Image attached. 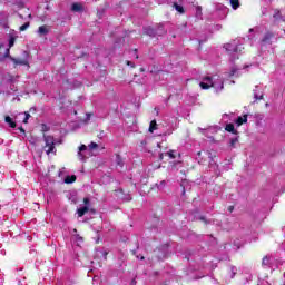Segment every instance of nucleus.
I'll return each instance as SVG.
<instances>
[{
	"mask_svg": "<svg viewBox=\"0 0 285 285\" xmlns=\"http://www.w3.org/2000/svg\"><path fill=\"white\" fill-rule=\"evenodd\" d=\"M155 130H157V121L151 120L149 125V132H155Z\"/></svg>",
	"mask_w": 285,
	"mask_h": 285,
	"instance_id": "nucleus-19",
	"label": "nucleus"
},
{
	"mask_svg": "<svg viewBox=\"0 0 285 285\" xmlns=\"http://www.w3.org/2000/svg\"><path fill=\"white\" fill-rule=\"evenodd\" d=\"M230 213H233V207H229Z\"/></svg>",
	"mask_w": 285,
	"mask_h": 285,
	"instance_id": "nucleus-40",
	"label": "nucleus"
},
{
	"mask_svg": "<svg viewBox=\"0 0 285 285\" xmlns=\"http://www.w3.org/2000/svg\"><path fill=\"white\" fill-rule=\"evenodd\" d=\"M254 98L256 99V101L264 99V92L262 91V88L259 86H256L254 89Z\"/></svg>",
	"mask_w": 285,
	"mask_h": 285,
	"instance_id": "nucleus-7",
	"label": "nucleus"
},
{
	"mask_svg": "<svg viewBox=\"0 0 285 285\" xmlns=\"http://www.w3.org/2000/svg\"><path fill=\"white\" fill-rule=\"evenodd\" d=\"M248 121V116L238 117L236 120L237 126H242L243 124H246Z\"/></svg>",
	"mask_w": 285,
	"mask_h": 285,
	"instance_id": "nucleus-15",
	"label": "nucleus"
},
{
	"mask_svg": "<svg viewBox=\"0 0 285 285\" xmlns=\"http://www.w3.org/2000/svg\"><path fill=\"white\" fill-rule=\"evenodd\" d=\"M28 119H30V114L24 112L23 124H28Z\"/></svg>",
	"mask_w": 285,
	"mask_h": 285,
	"instance_id": "nucleus-28",
	"label": "nucleus"
},
{
	"mask_svg": "<svg viewBox=\"0 0 285 285\" xmlns=\"http://www.w3.org/2000/svg\"><path fill=\"white\" fill-rule=\"evenodd\" d=\"M1 48H2V47L0 46V50H1Z\"/></svg>",
	"mask_w": 285,
	"mask_h": 285,
	"instance_id": "nucleus-44",
	"label": "nucleus"
},
{
	"mask_svg": "<svg viewBox=\"0 0 285 285\" xmlns=\"http://www.w3.org/2000/svg\"><path fill=\"white\" fill-rule=\"evenodd\" d=\"M226 117H228V115H227V114H225V115L223 116V119H226Z\"/></svg>",
	"mask_w": 285,
	"mask_h": 285,
	"instance_id": "nucleus-36",
	"label": "nucleus"
},
{
	"mask_svg": "<svg viewBox=\"0 0 285 285\" xmlns=\"http://www.w3.org/2000/svg\"><path fill=\"white\" fill-rule=\"evenodd\" d=\"M275 38V35L271 31H267L263 39L261 40L262 46H271L273 43V39Z\"/></svg>",
	"mask_w": 285,
	"mask_h": 285,
	"instance_id": "nucleus-5",
	"label": "nucleus"
},
{
	"mask_svg": "<svg viewBox=\"0 0 285 285\" xmlns=\"http://www.w3.org/2000/svg\"><path fill=\"white\" fill-rule=\"evenodd\" d=\"M225 130L227 132H233V135H237V130H235V125H233V124L226 125Z\"/></svg>",
	"mask_w": 285,
	"mask_h": 285,
	"instance_id": "nucleus-14",
	"label": "nucleus"
},
{
	"mask_svg": "<svg viewBox=\"0 0 285 285\" xmlns=\"http://www.w3.org/2000/svg\"><path fill=\"white\" fill-rule=\"evenodd\" d=\"M165 155H167V157L169 158V159H175V150H170V151H167Z\"/></svg>",
	"mask_w": 285,
	"mask_h": 285,
	"instance_id": "nucleus-25",
	"label": "nucleus"
},
{
	"mask_svg": "<svg viewBox=\"0 0 285 285\" xmlns=\"http://www.w3.org/2000/svg\"><path fill=\"white\" fill-rule=\"evenodd\" d=\"M97 147H98L97 142H91L89 145L90 150H95V148H97Z\"/></svg>",
	"mask_w": 285,
	"mask_h": 285,
	"instance_id": "nucleus-29",
	"label": "nucleus"
},
{
	"mask_svg": "<svg viewBox=\"0 0 285 285\" xmlns=\"http://www.w3.org/2000/svg\"><path fill=\"white\" fill-rule=\"evenodd\" d=\"M4 81L6 83H17V81H19V76L7 75Z\"/></svg>",
	"mask_w": 285,
	"mask_h": 285,
	"instance_id": "nucleus-10",
	"label": "nucleus"
},
{
	"mask_svg": "<svg viewBox=\"0 0 285 285\" xmlns=\"http://www.w3.org/2000/svg\"><path fill=\"white\" fill-rule=\"evenodd\" d=\"M238 139L237 138H234L230 140V146H235L237 144Z\"/></svg>",
	"mask_w": 285,
	"mask_h": 285,
	"instance_id": "nucleus-32",
	"label": "nucleus"
},
{
	"mask_svg": "<svg viewBox=\"0 0 285 285\" xmlns=\"http://www.w3.org/2000/svg\"><path fill=\"white\" fill-rule=\"evenodd\" d=\"M277 266H278L277 259L274 258V261H269V265H268L269 268L274 269V268H277Z\"/></svg>",
	"mask_w": 285,
	"mask_h": 285,
	"instance_id": "nucleus-22",
	"label": "nucleus"
},
{
	"mask_svg": "<svg viewBox=\"0 0 285 285\" xmlns=\"http://www.w3.org/2000/svg\"><path fill=\"white\" fill-rule=\"evenodd\" d=\"M166 186V180H161L160 184L158 185V188L161 190Z\"/></svg>",
	"mask_w": 285,
	"mask_h": 285,
	"instance_id": "nucleus-30",
	"label": "nucleus"
},
{
	"mask_svg": "<svg viewBox=\"0 0 285 285\" xmlns=\"http://www.w3.org/2000/svg\"><path fill=\"white\" fill-rule=\"evenodd\" d=\"M12 61H13V63H16V66H28L27 60H19V59L12 58Z\"/></svg>",
	"mask_w": 285,
	"mask_h": 285,
	"instance_id": "nucleus-17",
	"label": "nucleus"
},
{
	"mask_svg": "<svg viewBox=\"0 0 285 285\" xmlns=\"http://www.w3.org/2000/svg\"><path fill=\"white\" fill-rule=\"evenodd\" d=\"M229 1L234 10H237V8H239V0H229Z\"/></svg>",
	"mask_w": 285,
	"mask_h": 285,
	"instance_id": "nucleus-20",
	"label": "nucleus"
},
{
	"mask_svg": "<svg viewBox=\"0 0 285 285\" xmlns=\"http://www.w3.org/2000/svg\"><path fill=\"white\" fill-rule=\"evenodd\" d=\"M4 121L10 126V128H17V122L12 121V118H10V116H6Z\"/></svg>",
	"mask_w": 285,
	"mask_h": 285,
	"instance_id": "nucleus-13",
	"label": "nucleus"
},
{
	"mask_svg": "<svg viewBox=\"0 0 285 285\" xmlns=\"http://www.w3.org/2000/svg\"><path fill=\"white\" fill-rule=\"evenodd\" d=\"M271 262H275V257H273V256H265L263 258V266H269Z\"/></svg>",
	"mask_w": 285,
	"mask_h": 285,
	"instance_id": "nucleus-12",
	"label": "nucleus"
},
{
	"mask_svg": "<svg viewBox=\"0 0 285 285\" xmlns=\"http://www.w3.org/2000/svg\"><path fill=\"white\" fill-rule=\"evenodd\" d=\"M230 271H232V278H233L235 277V275H237V267L233 266Z\"/></svg>",
	"mask_w": 285,
	"mask_h": 285,
	"instance_id": "nucleus-26",
	"label": "nucleus"
},
{
	"mask_svg": "<svg viewBox=\"0 0 285 285\" xmlns=\"http://www.w3.org/2000/svg\"><path fill=\"white\" fill-rule=\"evenodd\" d=\"M174 8L177 12H179L180 14H184V7L181 4H174Z\"/></svg>",
	"mask_w": 285,
	"mask_h": 285,
	"instance_id": "nucleus-21",
	"label": "nucleus"
},
{
	"mask_svg": "<svg viewBox=\"0 0 285 285\" xmlns=\"http://www.w3.org/2000/svg\"><path fill=\"white\" fill-rule=\"evenodd\" d=\"M249 32H250V35H253V32H255V30L254 29H249Z\"/></svg>",
	"mask_w": 285,
	"mask_h": 285,
	"instance_id": "nucleus-35",
	"label": "nucleus"
},
{
	"mask_svg": "<svg viewBox=\"0 0 285 285\" xmlns=\"http://www.w3.org/2000/svg\"><path fill=\"white\" fill-rule=\"evenodd\" d=\"M214 81L217 83V88H219V81H224V79L219 77H214Z\"/></svg>",
	"mask_w": 285,
	"mask_h": 285,
	"instance_id": "nucleus-27",
	"label": "nucleus"
},
{
	"mask_svg": "<svg viewBox=\"0 0 285 285\" xmlns=\"http://www.w3.org/2000/svg\"><path fill=\"white\" fill-rule=\"evenodd\" d=\"M14 46V38H10L9 40V48H12Z\"/></svg>",
	"mask_w": 285,
	"mask_h": 285,
	"instance_id": "nucleus-31",
	"label": "nucleus"
},
{
	"mask_svg": "<svg viewBox=\"0 0 285 285\" xmlns=\"http://www.w3.org/2000/svg\"><path fill=\"white\" fill-rule=\"evenodd\" d=\"M71 10L72 12H81L83 10V6H81V3H73L71 6Z\"/></svg>",
	"mask_w": 285,
	"mask_h": 285,
	"instance_id": "nucleus-11",
	"label": "nucleus"
},
{
	"mask_svg": "<svg viewBox=\"0 0 285 285\" xmlns=\"http://www.w3.org/2000/svg\"><path fill=\"white\" fill-rule=\"evenodd\" d=\"M49 32H50V27H49V26L43 24V26H40V27L38 28V35H39V37H45V36L48 35Z\"/></svg>",
	"mask_w": 285,
	"mask_h": 285,
	"instance_id": "nucleus-8",
	"label": "nucleus"
},
{
	"mask_svg": "<svg viewBox=\"0 0 285 285\" xmlns=\"http://www.w3.org/2000/svg\"><path fill=\"white\" fill-rule=\"evenodd\" d=\"M83 207L78 208L77 213H78V217H83V215H86V213H88L90 210V199L89 198H83Z\"/></svg>",
	"mask_w": 285,
	"mask_h": 285,
	"instance_id": "nucleus-4",
	"label": "nucleus"
},
{
	"mask_svg": "<svg viewBox=\"0 0 285 285\" xmlns=\"http://www.w3.org/2000/svg\"><path fill=\"white\" fill-rule=\"evenodd\" d=\"M45 140V151L47 155H50L51 153L55 155L57 153V149L55 148V137L52 136H43Z\"/></svg>",
	"mask_w": 285,
	"mask_h": 285,
	"instance_id": "nucleus-3",
	"label": "nucleus"
},
{
	"mask_svg": "<svg viewBox=\"0 0 285 285\" xmlns=\"http://www.w3.org/2000/svg\"><path fill=\"white\" fill-rule=\"evenodd\" d=\"M22 130V132H26V130L24 129H21Z\"/></svg>",
	"mask_w": 285,
	"mask_h": 285,
	"instance_id": "nucleus-42",
	"label": "nucleus"
},
{
	"mask_svg": "<svg viewBox=\"0 0 285 285\" xmlns=\"http://www.w3.org/2000/svg\"><path fill=\"white\" fill-rule=\"evenodd\" d=\"M127 66H130L131 68H135V63H132L131 61H127Z\"/></svg>",
	"mask_w": 285,
	"mask_h": 285,
	"instance_id": "nucleus-33",
	"label": "nucleus"
},
{
	"mask_svg": "<svg viewBox=\"0 0 285 285\" xmlns=\"http://www.w3.org/2000/svg\"><path fill=\"white\" fill-rule=\"evenodd\" d=\"M198 155H202V151H199Z\"/></svg>",
	"mask_w": 285,
	"mask_h": 285,
	"instance_id": "nucleus-43",
	"label": "nucleus"
},
{
	"mask_svg": "<svg viewBox=\"0 0 285 285\" xmlns=\"http://www.w3.org/2000/svg\"><path fill=\"white\" fill-rule=\"evenodd\" d=\"M83 153H88V147L86 145H81L79 147L78 157L81 161H83V159H86V156H83Z\"/></svg>",
	"mask_w": 285,
	"mask_h": 285,
	"instance_id": "nucleus-9",
	"label": "nucleus"
},
{
	"mask_svg": "<svg viewBox=\"0 0 285 285\" xmlns=\"http://www.w3.org/2000/svg\"><path fill=\"white\" fill-rule=\"evenodd\" d=\"M7 6H16V8H24L26 2L23 0H7L6 1Z\"/></svg>",
	"mask_w": 285,
	"mask_h": 285,
	"instance_id": "nucleus-6",
	"label": "nucleus"
},
{
	"mask_svg": "<svg viewBox=\"0 0 285 285\" xmlns=\"http://www.w3.org/2000/svg\"><path fill=\"white\" fill-rule=\"evenodd\" d=\"M239 69L237 67H232L230 72L228 73V77H235V75H237V77H239Z\"/></svg>",
	"mask_w": 285,
	"mask_h": 285,
	"instance_id": "nucleus-18",
	"label": "nucleus"
},
{
	"mask_svg": "<svg viewBox=\"0 0 285 285\" xmlns=\"http://www.w3.org/2000/svg\"><path fill=\"white\" fill-rule=\"evenodd\" d=\"M273 18L275 19V21H279V19H282V13H279V11L276 10Z\"/></svg>",
	"mask_w": 285,
	"mask_h": 285,
	"instance_id": "nucleus-24",
	"label": "nucleus"
},
{
	"mask_svg": "<svg viewBox=\"0 0 285 285\" xmlns=\"http://www.w3.org/2000/svg\"><path fill=\"white\" fill-rule=\"evenodd\" d=\"M77 181V176H67L65 178V184H75Z\"/></svg>",
	"mask_w": 285,
	"mask_h": 285,
	"instance_id": "nucleus-16",
	"label": "nucleus"
},
{
	"mask_svg": "<svg viewBox=\"0 0 285 285\" xmlns=\"http://www.w3.org/2000/svg\"><path fill=\"white\" fill-rule=\"evenodd\" d=\"M202 222H206V218L205 217H200Z\"/></svg>",
	"mask_w": 285,
	"mask_h": 285,
	"instance_id": "nucleus-37",
	"label": "nucleus"
},
{
	"mask_svg": "<svg viewBox=\"0 0 285 285\" xmlns=\"http://www.w3.org/2000/svg\"><path fill=\"white\" fill-rule=\"evenodd\" d=\"M29 28H30V22H26L24 24H22L20 27V32H26V30L29 29Z\"/></svg>",
	"mask_w": 285,
	"mask_h": 285,
	"instance_id": "nucleus-23",
	"label": "nucleus"
},
{
	"mask_svg": "<svg viewBox=\"0 0 285 285\" xmlns=\"http://www.w3.org/2000/svg\"><path fill=\"white\" fill-rule=\"evenodd\" d=\"M249 39H253V36L249 35Z\"/></svg>",
	"mask_w": 285,
	"mask_h": 285,
	"instance_id": "nucleus-41",
	"label": "nucleus"
},
{
	"mask_svg": "<svg viewBox=\"0 0 285 285\" xmlns=\"http://www.w3.org/2000/svg\"><path fill=\"white\" fill-rule=\"evenodd\" d=\"M10 53V49H7V55H9Z\"/></svg>",
	"mask_w": 285,
	"mask_h": 285,
	"instance_id": "nucleus-39",
	"label": "nucleus"
},
{
	"mask_svg": "<svg viewBox=\"0 0 285 285\" xmlns=\"http://www.w3.org/2000/svg\"><path fill=\"white\" fill-rule=\"evenodd\" d=\"M224 48L226 52L230 55L232 59H239V55L242 50H244V47H242V45H238L237 40L224 45Z\"/></svg>",
	"mask_w": 285,
	"mask_h": 285,
	"instance_id": "nucleus-2",
	"label": "nucleus"
},
{
	"mask_svg": "<svg viewBox=\"0 0 285 285\" xmlns=\"http://www.w3.org/2000/svg\"><path fill=\"white\" fill-rule=\"evenodd\" d=\"M160 159H164V154H160Z\"/></svg>",
	"mask_w": 285,
	"mask_h": 285,
	"instance_id": "nucleus-38",
	"label": "nucleus"
},
{
	"mask_svg": "<svg viewBox=\"0 0 285 285\" xmlns=\"http://www.w3.org/2000/svg\"><path fill=\"white\" fill-rule=\"evenodd\" d=\"M215 77L206 76L203 77L199 86L202 90H208L210 88L215 89V92H222L224 90V80H219V87H217V82L214 81Z\"/></svg>",
	"mask_w": 285,
	"mask_h": 285,
	"instance_id": "nucleus-1",
	"label": "nucleus"
},
{
	"mask_svg": "<svg viewBox=\"0 0 285 285\" xmlns=\"http://www.w3.org/2000/svg\"><path fill=\"white\" fill-rule=\"evenodd\" d=\"M199 132L206 135V129H203V128H198Z\"/></svg>",
	"mask_w": 285,
	"mask_h": 285,
	"instance_id": "nucleus-34",
	"label": "nucleus"
}]
</instances>
